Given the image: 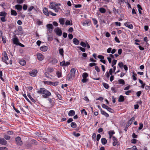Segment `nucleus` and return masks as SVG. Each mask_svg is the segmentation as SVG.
<instances>
[{"mask_svg":"<svg viewBox=\"0 0 150 150\" xmlns=\"http://www.w3.org/2000/svg\"><path fill=\"white\" fill-rule=\"evenodd\" d=\"M38 71L37 70L34 69L29 72V74L32 76H35L37 74Z\"/></svg>","mask_w":150,"mask_h":150,"instance_id":"nucleus-9","label":"nucleus"},{"mask_svg":"<svg viewBox=\"0 0 150 150\" xmlns=\"http://www.w3.org/2000/svg\"><path fill=\"white\" fill-rule=\"evenodd\" d=\"M103 85L104 87H105L106 89H108V88L109 85L108 84L103 83Z\"/></svg>","mask_w":150,"mask_h":150,"instance_id":"nucleus-40","label":"nucleus"},{"mask_svg":"<svg viewBox=\"0 0 150 150\" xmlns=\"http://www.w3.org/2000/svg\"><path fill=\"white\" fill-rule=\"evenodd\" d=\"M56 74L58 78H60L62 76V73L61 71H57L56 73Z\"/></svg>","mask_w":150,"mask_h":150,"instance_id":"nucleus-34","label":"nucleus"},{"mask_svg":"<svg viewBox=\"0 0 150 150\" xmlns=\"http://www.w3.org/2000/svg\"><path fill=\"white\" fill-rule=\"evenodd\" d=\"M56 34L59 36H61L62 35V31L61 29L57 28L54 30Z\"/></svg>","mask_w":150,"mask_h":150,"instance_id":"nucleus-6","label":"nucleus"},{"mask_svg":"<svg viewBox=\"0 0 150 150\" xmlns=\"http://www.w3.org/2000/svg\"><path fill=\"white\" fill-rule=\"evenodd\" d=\"M59 21L60 24L63 25L65 22V19L64 18H61L59 19Z\"/></svg>","mask_w":150,"mask_h":150,"instance_id":"nucleus-23","label":"nucleus"},{"mask_svg":"<svg viewBox=\"0 0 150 150\" xmlns=\"http://www.w3.org/2000/svg\"><path fill=\"white\" fill-rule=\"evenodd\" d=\"M137 76V75L135 74H134L133 73V74L132 76V78L135 81L137 80V79L136 77V76Z\"/></svg>","mask_w":150,"mask_h":150,"instance_id":"nucleus-49","label":"nucleus"},{"mask_svg":"<svg viewBox=\"0 0 150 150\" xmlns=\"http://www.w3.org/2000/svg\"><path fill=\"white\" fill-rule=\"evenodd\" d=\"M16 144L18 145H21L22 144V142L20 137H16Z\"/></svg>","mask_w":150,"mask_h":150,"instance_id":"nucleus-7","label":"nucleus"},{"mask_svg":"<svg viewBox=\"0 0 150 150\" xmlns=\"http://www.w3.org/2000/svg\"><path fill=\"white\" fill-rule=\"evenodd\" d=\"M119 83L120 84L124 85L125 84V82L124 80L122 79H120L118 80Z\"/></svg>","mask_w":150,"mask_h":150,"instance_id":"nucleus-30","label":"nucleus"},{"mask_svg":"<svg viewBox=\"0 0 150 150\" xmlns=\"http://www.w3.org/2000/svg\"><path fill=\"white\" fill-rule=\"evenodd\" d=\"M101 137V135L100 134H98L97 136L96 140L97 141H99Z\"/></svg>","mask_w":150,"mask_h":150,"instance_id":"nucleus-61","label":"nucleus"},{"mask_svg":"<svg viewBox=\"0 0 150 150\" xmlns=\"http://www.w3.org/2000/svg\"><path fill=\"white\" fill-rule=\"evenodd\" d=\"M47 27L50 32H52L53 27L52 24H48L47 25Z\"/></svg>","mask_w":150,"mask_h":150,"instance_id":"nucleus-10","label":"nucleus"},{"mask_svg":"<svg viewBox=\"0 0 150 150\" xmlns=\"http://www.w3.org/2000/svg\"><path fill=\"white\" fill-rule=\"evenodd\" d=\"M68 37L69 39L71 40L73 38V35L72 34L69 33L68 34Z\"/></svg>","mask_w":150,"mask_h":150,"instance_id":"nucleus-52","label":"nucleus"},{"mask_svg":"<svg viewBox=\"0 0 150 150\" xmlns=\"http://www.w3.org/2000/svg\"><path fill=\"white\" fill-rule=\"evenodd\" d=\"M7 14V13L4 11L0 12V16L2 17L0 19L2 22H5L7 20L6 18V17Z\"/></svg>","mask_w":150,"mask_h":150,"instance_id":"nucleus-2","label":"nucleus"},{"mask_svg":"<svg viewBox=\"0 0 150 150\" xmlns=\"http://www.w3.org/2000/svg\"><path fill=\"white\" fill-rule=\"evenodd\" d=\"M11 14L12 15L14 16H16L17 14L16 11L13 9L11 10Z\"/></svg>","mask_w":150,"mask_h":150,"instance_id":"nucleus-20","label":"nucleus"},{"mask_svg":"<svg viewBox=\"0 0 150 150\" xmlns=\"http://www.w3.org/2000/svg\"><path fill=\"white\" fill-rule=\"evenodd\" d=\"M73 134L76 137H78L80 136V134L79 133H76L75 132H73Z\"/></svg>","mask_w":150,"mask_h":150,"instance_id":"nucleus-60","label":"nucleus"},{"mask_svg":"<svg viewBox=\"0 0 150 150\" xmlns=\"http://www.w3.org/2000/svg\"><path fill=\"white\" fill-rule=\"evenodd\" d=\"M73 41L74 43L76 45H78L79 43V41L76 38H74Z\"/></svg>","mask_w":150,"mask_h":150,"instance_id":"nucleus-17","label":"nucleus"},{"mask_svg":"<svg viewBox=\"0 0 150 150\" xmlns=\"http://www.w3.org/2000/svg\"><path fill=\"white\" fill-rule=\"evenodd\" d=\"M45 84H48L49 85H51L52 82L50 81H46L44 82Z\"/></svg>","mask_w":150,"mask_h":150,"instance_id":"nucleus-58","label":"nucleus"},{"mask_svg":"<svg viewBox=\"0 0 150 150\" xmlns=\"http://www.w3.org/2000/svg\"><path fill=\"white\" fill-rule=\"evenodd\" d=\"M34 8V7L33 6H31L30 7H29L28 9V11H31Z\"/></svg>","mask_w":150,"mask_h":150,"instance_id":"nucleus-63","label":"nucleus"},{"mask_svg":"<svg viewBox=\"0 0 150 150\" xmlns=\"http://www.w3.org/2000/svg\"><path fill=\"white\" fill-rule=\"evenodd\" d=\"M119 144V143L117 141H114L113 142V145L114 146H115L116 145H118Z\"/></svg>","mask_w":150,"mask_h":150,"instance_id":"nucleus-38","label":"nucleus"},{"mask_svg":"<svg viewBox=\"0 0 150 150\" xmlns=\"http://www.w3.org/2000/svg\"><path fill=\"white\" fill-rule=\"evenodd\" d=\"M118 66H119L120 67L122 68V67L124 66L123 65V64L122 62H120L118 64Z\"/></svg>","mask_w":150,"mask_h":150,"instance_id":"nucleus-62","label":"nucleus"},{"mask_svg":"<svg viewBox=\"0 0 150 150\" xmlns=\"http://www.w3.org/2000/svg\"><path fill=\"white\" fill-rule=\"evenodd\" d=\"M92 21H93V24L94 25H96V28H97L98 27V25L97 24L98 21L95 18H93L92 19Z\"/></svg>","mask_w":150,"mask_h":150,"instance_id":"nucleus-18","label":"nucleus"},{"mask_svg":"<svg viewBox=\"0 0 150 150\" xmlns=\"http://www.w3.org/2000/svg\"><path fill=\"white\" fill-rule=\"evenodd\" d=\"M24 2V0H17V2L18 4H21Z\"/></svg>","mask_w":150,"mask_h":150,"instance_id":"nucleus-57","label":"nucleus"},{"mask_svg":"<svg viewBox=\"0 0 150 150\" xmlns=\"http://www.w3.org/2000/svg\"><path fill=\"white\" fill-rule=\"evenodd\" d=\"M102 143L103 145H105L106 144L107 142V140L104 138H102L101 139Z\"/></svg>","mask_w":150,"mask_h":150,"instance_id":"nucleus-25","label":"nucleus"},{"mask_svg":"<svg viewBox=\"0 0 150 150\" xmlns=\"http://www.w3.org/2000/svg\"><path fill=\"white\" fill-rule=\"evenodd\" d=\"M59 83V82L57 81H56L55 82H52L51 83V85L53 86H57L58 85V84Z\"/></svg>","mask_w":150,"mask_h":150,"instance_id":"nucleus-46","label":"nucleus"},{"mask_svg":"<svg viewBox=\"0 0 150 150\" xmlns=\"http://www.w3.org/2000/svg\"><path fill=\"white\" fill-rule=\"evenodd\" d=\"M15 8L19 11H21L22 10V7L21 5L20 4H17L15 5Z\"/></svg>","mask_w":150,"mask_h":150,"instance_id":"nucleus-15","label":"nucleus"},{"mask_svg":"<svg viewBox=\"0 0 150 150\" xmlns=\"http://www.w3.org/2000/svg\"><path fill=\"white\" fill-rule=\"evenodd\" d=\"M91 22L88 20H85L83 21L82 25L85 26H88L90 25Z\"/></svg>","mask_w":150,"mask_h":150,"instance_id":"nucleus-8","label":"nucleus"},{"mask_svg":"<svg viewBox=\"0 0 150 150\" xmlns=\"http://www.w3.org/2000/svg\"><path fill=\"white\" fill-rule=\"evenodd\" d=\"M54 71V69L52 67H48L47 69V71L49 72H52Z\"/></svg>","mask_w":150,"mask_h":150,"instance_id":"nucleus-32","label":"nucleus"},{"mask_svg":"<svg viewBox=\"0 0 150 150\" xmlns=\"http://www.w3.org/2000/svg\"><path fill=\"white\" fill-rule=\"evenodd\" d=\"M139 129L140 130V129H142V128H143V125L142 123H140L139 124Z\"/></svg>","mask_w":150,"mask_h":150,"instance_id":"nucleus-50","label":"nucleus"},{"mask_svg":"<svg viewBox=\"0 0 150 150\" xmlns=\"http://www.w3.org/2000/svg\"><path fill=\"white\" fill-rule=\"evenodd\" d=\"M20 64L22 66H24L26 64L25 61L23 59H21L19 62Z\"/></svg>","mask_w":150,"mask_h":150,"instance_id":"nucleus-24","label":"nucleus"},{"mask_svg":"<svg viewBox=\"0 0 150 150\" xmlns=\"http://www.w3.org/2000/svg\"><path fill=\"white\" fill-rule=\"evenodd\" d=\"M65 24L66 25H72V22H70V21L69 20H67L65 23Z\"/></svg>","mask_w":150,"mask_h":150,"instance_id":"nucleus-33","label":"nucleus"},{"mask_svg":"<svg viewBox=\"0 0 150 150\" xmlns=\"http://www.w3.org/2000/svg\"><path fill=\"white\" fill-rule=\"evenodd\" d=\"M64 51L62 49H60L59 50V53L61 55H63Z\"/></svg>","mask_w":150,"mask_h":150,"instance_id":"nucleus-43","label":"nucleus"},{"mask_svg":"<svg viewBox=\"0 0 150 150\" xmlns=\"http://www.w3.org/2000/svg\"><path fill=\"white\" fill-rule=\"evenodd\" d=\"M107 110L110 112H112L113 111V110L110 107H108Z\"/></svg>","mask_w":150,"mask_h":150,"instance_id":"nucleus-56","label":"nucleus"},{"mask_svg":"<svg viewBox=\"0 0 150 150\" xmlns=\"http://www.w3.org/2000/svg\"><path fill=\"white\" fill-rule=\"evenodd\" d=\"M2 58L3 62L6 64H12V61L11 59L9 60L8 57H2Z\"/></svg>","mask_w":150,"mask_h":150,"instance_id":"nucleus-3","label":"nucleus"},{"mask_svg":"<svg viewBox=\"0 0 150 150\" xmlns=\"http://www.w3.org/2000/svg\"><path fill=\"white\" fill-rule=\"evenodd\" d=\"M71 74L72 76L74 77L75 76L76 69L75 68H72L70 71Z\"/></svg>","mask_w":150,"mask_h":150,"instance_id":"nucleus-14","label":"nucleus"},{"mask_svg":"<svg viewBox=\"0 0 150 150\" xmlns=\"http://www.w3.org/2000/svg\"><path fill=\"white\" fill-rule=\"evenodd\" d=\"M96 64L95 63H91L89 64V66L91 67H92L93 66H96Z\"/></svg>","mask_w":150,"mask_h":150,"instance_id":"nucleus-51","label":"nucleus"},{"mask_svg":"<svg viewBox=\"0 0 150 150\" xmlns=\"http://www.w3.org/2000/svg\"><path fill=\"white\" fill-rule=\"evenodd\" d=\"M125 25L130 29H132L133 28V26L132 24L126 22L125 23Z\"/></svg>","mask_w":150,"mask_h":150,"instance_id":"nucleus-11","label":"nucleus"},{"mask_svg":"<svg viewBox=\"0 0 150 150\" xmlns=\"http://www.w3.org/2000/svg\"><path fill=\"white\" fill-rule=\"evenodd\" d=\"M98 57L99 58L101 59H100V62H103L104 64H105V61L103 59H104V57Z\"/></svg>","mask_w":150,"mask_h":150,"instance_id":"nucleus-36","label":"nucleus"},{"mask_svg":"<svg viewBox=\"0 0 150 150\" xmlns=\"http://www.w3.org/2000/svg\"><path fill=\"white\" fill-rule=\"evenodd\" d=\"M65 61H63L61 62H60V65L61 66H65Z\"/></svg>","mask_w":150,"mask_h":150,"instance_id":"nucleus-54","label":"nucleus"},{"mask_svg":"<svg viewBox=\"0 0 150 150\" xmlns=\"http://www.w3.org/2000/svg\"><path fill=\"white\" fill-rule=\"evenodd\" d=\"M125 99L123 96L121 95L120 96L118 99V101L120 102H122L124 101Z\"/></svg>","mask_w":150,"mask_h":150,"instance_id":"nucleus-22","label":"nucleus"},{"mask_svg":"<svg viewBox=\"0 0 150 150\" xmlns=\"http://www.w3.org/2000/svg\"><path fill=\"white\" fill-rule=\"evenodd\" d=\"M75 112L74 110H70L68 113V115L69 116H72L75 115Z\"/></svg>","mask_w":150,"mask_h":150,"instance_id":"nucleus-21","label":"nucleus"},{"mask_svg":"<svg viewBox=\"0 0 150 150\" xmlns=\"http://www.w3.org/2000/svg\"><path fill=\"white\" fill-rule=\"evenodd\" d=\"M108 133L110 135V138L112 135L115 134V132L113 131H110Z\"/></svg>","mask_w":150,"mask_h":150,"instance_id":"nucleus-37","label":"nucleus"},{"mask_svg":"<svg viewBox=\"0 0 150 150\" xmlns=\"http://www.w3.org/2000/svg\"><path fill=\"white\" fill-rule=\"evenodd\" d=\"M7 143V142L3 138H0V144L5 145Z\"/></svg>","mask_w":150,"mask_h":150,"instance_id":"nucleus-13","label":"nucleus"},{"mask_svg":"<svg viewBox=\"0 0 150 150\" xmlns=\"http://www.w3.org/2000/svg\"><path fill=\"white\" fill-rule=\"evenodd\" d=\"M73 78H74V77L72 76L71 74H68L67 76V79L68 81H70Z\"/></svg>","mask_w":150,"mask_h":150,"instance_id":"nucleus-31","label":"nucleus"},{"mask_svg":"<svg viewBox=\"0 0 150 150\" xmlns=\"http://www.w3.org/2000/svg\"><path fill=\"white\" fill-rule=\"evenodd\" d=\"M88 76V74L86 73H84L82 75L83 78H86Z\"/></svg>","mask_w":150,"mask_h":150,"instance_id":"nucleus-39","label":"nucleus"},{"mask_svg":"<svg viewBox=\"0 0 150 150\" xmlns=\"http://www.w3.org/2000/svg\"><path fill=\"white\" fill-rule=\"evenodd\" d=\"M4 138L7 140H9L10 139V137L7 135H5L4 137Z\"/></svg>","mask_w":150,"mask_h":150,"instance_id":"nucleus-44","label":"nucleus"},{"mask_svg":"<svg viewBox=\"0 0 150 150\" xmlns=\"http://www.w3.org/2000/svg\"><path fill=\"white\" fill-rule=\"evenodd\" d=\"M86 42L85 43L83 42H81L80 43V45L83 47H86Z\"/></svg>","mask_w":150,"mask_h":150,"instance_id":"nucleus-35","label":"nucleus"},{"mask_svg":"<svg viewBox=\"0 0 150 150\" xmlns=\"http://www.w3.org/2000/svg\"><path fill=\"white\" fill-rule=\"evenodd\" d=\"M43 13L46 15L49 16L50 12L49 11H48L47 9L45 7L43 8Z\"/></svg>","mask_w":150,"mask_h":150,"instance_id":"nucleus-12","label":"nucleus"},{"mask_svg":"<svg viewBox=\"0 0 150 150\" xmlns=\"http://www.w3.org/2000/svg\"><path fill=\"white\" fill-rule=\"evenodd\" d=\"M71 126L73 128H75L77 127V125L75 122H71Z\"/></svg>","mask_w":150,"mask_h":150,"instance_id":"nucleus-27","label":"nucleus"},{"mask_svg":"<svg viewBox=\"0 0 150 150\" xmlns=\"http://www.w3.org/2000/svg\"><path fill=\"white\" fill-rule=\"evenodd\" d=\"M37 93L42 95L44 98H47L50 96L51 94L50 92L44 88H41L37 91Z\"/></svg>","mask_w":150,"mask_h":150,"instance_id":"nucleus-1","label":"nucleus"},{"mask_svg":"<svg viewBox=\"0 0 150 150\" xmlns=\"http://www.w3.org/2000/svg\"><path fill=\"white\" fill-rule=\"evenodd\" d=\"M45 75L46 77H47L48 78H49L50 79H51V78H50V75L47 72H45Z\"/></svg>","mask_w":150,"mask_h":150,"instance_id":"nucleus-55","label":"nucleus"},{"mask_svg":"<svg viewBox=\"0 0 150 150\" xmlns=\"http://www.w3.org/2000/svg\"><path fill=\"white\" fill-rule=\"evenodd\" d=\"M117 61V60H116L115 59H114L113 60V61L112 62V67H113L114 65H115L116 64Z\"/></svg>","mask_w":150,"mask_h":150,"instance_id":"nucleus-45","label":"nucleus"},{"mask_svg":"<svg viewBox=\"0 0 150 150\" xmlns=\"http://www.w3.org/2000/svg\"><path fill=\"white\" fill-rule=\"evenodd\" d=\"M101 113L102 114L104 115L106 117H108L109 115L105 111L102 110V109L100 108Z\"/></svg>","mask_w":150,"mask_h":150,"instance_id":"nucleus-16","label":"nucleus"},{"mask_svg":"<svg viewBox=\"0 0 150 150\" xmlns=\"http://www.w3.org/2000/svg\"><path fill=\"white\" fill-rule=\"evenodd\" d=\"M0 150H8V149L6 147H0Z\"/></svg>","mask_w":150,"mask_h":150,"instance_id":"nucleus-64","label":"nucleus"},{"mask_svg":"<svg viewBox=\"0 0 150 150\" xmlns=\"http://www.w3.org/2000/svg\"><path fill=\"white\" fill-rule=\"evenodd\" d=\"M27 96L28 97L30 98V100L32 101V102L35 103L36 102L35 100L31 96L29 93H28Z\"/></svg>","mask_w":150,"mask_h":150,"instance_id":"nucleus-26","label":"nucleus"},{"mask_svg":"<svg viewBox=\"0 0 150 150\" xmlns=\"http://www.w3.org/2000/svg\"><path fill=\"white\" fill-rule=\"evenodd\" d=\"M94 57L95 59L93 58H90V62H96V59H97V58H96V57Z\"/></svg>","mask_w":150,"mask_h":150,"instance_id":"nucleus-42","label":"nucleus"},{"mask_svg":"<svg viewBox=\"0 0 150 150\" xmlns=\"http://www.w3.org/2000/svg\"><path fill=\"white\" fill-rule=\"evenodd\" d=\"M48 100L49 101V103L51 104V105H52L54 103V101L52 100L51 98H49L48 99Z\"/></svg>","mask_w":150,"mask_h":150,"instance_id":"nucleus-47","label":"nucleus"},{"mask_svg":"<svg viewBox=\"0 0 150 150\" xmlns=\"http://www.w3.org/2000/svg\"><path fill=\"white\" fill-rule=\"evenodd\" d=\"M99 11L100 12L102 13H104L106 12L105 9L103 7L100 8Z\"/></svg>","mask_w":150,"mask_h":150,"instance_id":"nucleus-28","label":"nucleus"},{"mask_svg":"<svg viewBox=\"0 0 150 150\" xmlns=\"http://www.w3.org/2000/svg\"><path fill=\"white\" fill-rule=\"evenodd\" d=\"M88 79L86 78H83L81 80V81L83 83H86Z\"/></svg>","mask_w":150,"mask_h":150,"instance_id":"nucleus-53","label":"nucleus"},{"mask_svg":"<svg viewBox=\"0 0 150 150\" xmlns=\"http://www.w3.org/2000/svg\"><path fill=\"white\" fill-rule=\"evenodd\" d=\"M81 113L83 115H86L87 114V112L85 109L82 110Z\"/></svg>","mask_w":150,"mask_h":150,"instance_id":"nucleus-41","label":"nucleus"},{"mask_svg":"<svg viewBox=\"0 0 150 150\" xmlns=\"http://www.w3.org/2000/svg\"><path fill=\"white\" fill-rule=\"evenodd\" d=\"M40 50L42 51H46L47 50V47L46 46H43L40 47Z\"/></svg>","mask_w":150,"mask_h":150,"instance_id":"nucleus-19","label":"nucleus"},{"mask_svg":"<svg viewBox=\"0 0 150 150\" xmlns=\"http://www.w3.org/2000/svg\"><path fill=\"white\" fill-rule=\"evenodd\" d=\"M137 140L135 139H133L131 140V142L133 144H135L137 142Z\"/></svg>","mask_w":150,"mask_h":150,"instance_id":"nucleus-59","label":"nucleus"},{"mask_svg":"<svg viewBox=\"0 0 150 150\" xmlns=\"http://www.w3.org/2000/svg\"><path fill=\"white\" fill-rule=\"evenodd\" d=\"M134 117H132L130 120L128 122V123L129 124V125H131L132 123V122L134 120Z\"/></svg>","mask_w":150,"mask_h":150,"instance_id":"nucleus-29","label":"nucleus"},{"mask_svg":"<svg viewBox=\"0 0 150 150\" xmlns=\"http://www.w3.org/2000/svg\"><path fill=\"white\" fill-rule=\"evenodd\" d=\"M13 41L14 44L18 45L19 43V40L16 36H14L13 39Z\"/></svg>","mask_w":150,"mask_h":150,"instance_id":"nucleus-5","label":"nucleus"},{"mask_svg":"<svg viewBox=\"0 0 150 150\" xmlns=\"http://www.w3.org/2000/svg\"><path fill=\"white\" fill-rule=\"evenodd\" d=\"M60 7H56L54 8H53V9L56 12H57L58 11V10L60 9Z\"/></svg>","mask_w":150,"mask_h":150,"instance_id":"nucleus-48","label":"nucleus"},{"mask_svg":"<svg viewBox=\"0 0 150 150\" xmlns=\"http://www.w3.org/2000/svg\"><path fill=\"white\" fill-rule=\"evenodd\" d=\"M61 5L60 4H57L53 2H51L50 3L49 7L50 8L53 9L54 8L57 6H58Z\"/></svg>","mask_w":150,"mask_h":150,"instance_id":"nucleus-4","label":"nucleus"}]
</instances>
